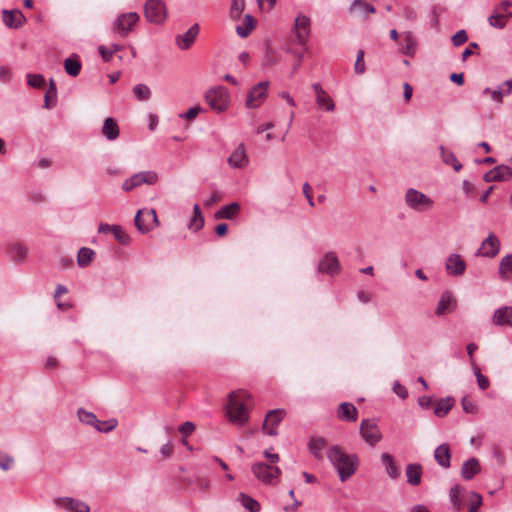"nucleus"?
<instances>
[{"label": "nucleus", "mask_w": 512, "mask_h": 512, "mask_svg": "<svg viewBox=\"0 0 512 512\" xmlns=\"http://www.w3.org/2000/svg\"><path fill=\"white\" fill-rule=\"evenodd\" d=\"M253 405L252 396L245 390L230 392L226 405V415L233 424L243 426L249 420V409Z\"/></svg>", "instance_id": "obj_1"}, {"label": "nucleus", "mask_w": 512, "mask_h": 512, "mask_svg": "<svg viewBox=\"0 0 512 512\" xmlns=\"http://www.w3.org/2000/svg\"><path fill=\"white\" fill-rule=\"evenodd\" d=\"M327 457L337 470L342 482L348 480L357 470L358 457L346 454L338 445L331 446L328 449Z\"/></svg>", "instance_id": "obj_2"}, {"label": "nucleus", "mask_w": 512, "mask_h": 512, "mask_svg": "<svg viewBox=\"0 0 512 512\" xmlns=\"http://www.w3.org/2000/svg\"><path fill=\"white\" fill-rule=\"evenodd\" d=\"M251 471L255 478L265 485H276L282 474L279 467L264 462H255L251 466Z\"/></svg>", "instance_id": "obj_3"}, {"label": "nucleus", "mask_w": 512, "mask_h": 512, "mask_svg": "<svg viewBox=\"0 0 512 512\" xmlns=\"http://www.w3.org/2000/svg\"><path fill=\"white\" fill-rule=\"evenodd\" d=\"M205 101L211 109L220 113L229 107L230 95L224 86H217L210 88L206 92Z\"/></svg>", "instance_id": "obj_4"}, {"label": "nucleus", "mask_w": 512, "mask_h": 512, "mask_svg": "<svg viewBox=\"0 0 512 512\" xmlns=\"http://www.w3.org/2000/svg\"><path fill=\"white\" fill-rule=\"evenodd\" d=\"M137 12H127L119 14L112 24V32L121 37H127L139 22Z\"/></svg>", "instance_id": "obj_5"}, {"label": "nucleus", "mask_w": 512, "mask_h": 512, "mask_svg": "<svg viewBox=\"0 0 512 512\" xmlns=\"http://www.w3.org/2000/svg\"><path fill=\"white\" fill-rule=\"evenodd\" d=\"M135 226L142 234L150 232L154 227L160 225L155 209H140L138 210L135 219Z\"/></svg>", "instance_id": "obj_6"}, {"label": "nucleus", "mask_w": 512, "mask_h": 512, "mask_svg": "<svg viewBox=\"0 0 512 512\" xmlns=\"http://www.w3.org/2000/svg\"><path fill=\"white\" fill-rule=\"evenodd\" d=\"M408 207L418 212H425L433 207V200L416 189H408L405 195Z\"/></svg>", "instance_id": "obj_7"}, {"label": "nucleus", "mask_w": 512, "mask_h": 512, "mask_svg": "<svg viewBox=\"0 0 512 512\" xmlns=\"http://www.w3.org/2000/svg\"><path fill=\"white\" fill-rule=\"evenodd\" d=\"M144 15L150 23H163L167 18L165 4L161 0H147L144 5Z\"/></svg>", "instance_id": "obj_8"}, {"label": "nucleus", "mask_w": 512, "mask_h": 512, "mask_svg": "<svg viewBox=\"0 0 512 512\" xmlns=\"http://www.w3.org/2000/svg\"><path fill=\"white\" fill-rule=\"evenodd\" d=\"M268 81H262L253 86L246 97L245 105L249 109L260 107L267 98Z\"/></svg>", "instance_id": "obj_9"}, {"label": "nucleus", "mask_w": 512, "mask_h": 512, "mask_svg": "<svg viewBox=\"0 0 512 512\" xmlns=\"http://www.w3.org/2000/svg\"><path fill=\"white\" fill-rule=\"evenodd\" d=\"M158 181V174L154 171H144L132 175L122 184V189L130 192L141 184L153 185Z\"/></svg>", "instance_id": "obj_10"}, {"label": "nucleus", "mask_w": 512, "mask_h": 512, "mask_svg": "<svg viewBox=\"0 0 512 512\" xmlns=\"http://www.w3.org/2000/svg\"><path fill=\"white\" fill-rule=\"evenodd\" d=\"M360 434L364 441L374 447L382 439L381 431L373 419H363L360 423Z\"/></svg>", "instance_id": "obj_11"}, {"label": "nucleus", "mask_w": 512, "mask_h": 512, "mask_svg": "<svg viewBox=\"0 0 512 512\" xmlns=\"http://www.w3.org/2000/svg\"><path fill=\"white\" fill-rule=\"evenodd\" d=\"M310 18L305 15H298L295 19L293 32L296 38V42L300 45H305L309 39L311 29Z\"/></svg>", "instance_id": "obj_12"}, {"label": "nucleus", "mask_w": 512, "mask_h": 512, "mask_svg": "<svg viewBox=\"0 0 512 512\" xmlns=\"http://www.w3.org/2000/svg\"><path fill=\"white\" fill-rule=\"evenodd\" d=\"M286 415V411L284 409H274L269 411L262 425L263 431H265L270 436H276L278 434L277 426L283 420Z\"/></svg>", "instance_id": "obj_13"}, {"label": "nucleus", "mask_w": 512, "mask_h": 512, "mask_svg": "<svg viewBox=\"0 0 512 512\" xmlns=\"http://www.w3.org/2000/svg\"><path fill=\"white\" fill-rule=\"evenodd\" d=\"M500 250V241L494 233H490L482 242L481 248L478 249L477 255L493 258Z\"/></svg>", "instance_id": "obj_14"}, {"label": "nucleus", "mask_w": 512, "mask_h": 512, "mask_svg": "<svg viewBox=\"0 0 512 512\" xmlns=\"http://www.w3.org/2000/svg\"><path fill=\"white\" fill-rule=\"evenodd\" d=\"M4 24L10 29H18L26 23V17L19 9L2 11Z\"/></svg>", "instance_id": "obj_15"}, {"label": "nucleus", "mask_w": 512, "mask_h": 512, "mask_svg": "<svg viewBox=\"0 0 512 512\" xmlns=\"http://www.w3.org/2000/svg\"><path fill=\"white\" fill-rule=\"evenodd\" d=\"M199 30V25L193 24L185 33L177 35L175 37V43L178 48L180 50H188L195 42Z\"/></svg>", "instance_id": "obj_16"}, {"label": "nucleus", "mask_w": 512, "mask_h": 512, "mask_svg": "<svg viewBox=\"0 0 512 512\" xmlns=\"http://www.w3.org/2000/svg\"><path fill=\"white\" fill-rule=\"evenodd\" d=\"M512 179V169L506 165H499L484 174L485 182H497Z\"/></svg>", "instance_id": "obj_17"}, {"label": "nucleus", "mask_w": 512, "mask_h": 512, "mask_svg": "<svg viewBox=\"0 0 512 512\" xmlns=\"http://www.w3.org/2000/svg\"><path fill=\"white\" fill-rule=\"evenodd\" d=\"M492 322L498 327L512 328V306H503L496 309L492 316Z\"/></svg>", "instance_id": "obj_18"}, {"label": "nucleus", "mask_w": 512, "mask_h": 512, "mask_svg": "<svg viewBox=\"0 0 512 512\" xmlns=\"http://www.w3.org/2000/svg\"><path fill=\"white\" fill-rule=\"evenodd\" d=\"M446 272L451 276L463 275L466 269V264L459 254H451L445 264Z\"/></svg>", "instance_id": "obj_19"}, {"label": "nucleus", "mask_w": 512, "mask_h": 512, "mask_svg": "<svg viewBox=\"0 0 512 512\" xmlns=\"http://www.w3.org/2000/svg\"><path fill=\"white\" fill-rule=\"evenodd\" d=\"M56 505L62 506L66 509H68L71 512H89L90 508L89 506L80 500H76L74 498H57L55 500Z\"/></svg>", "instance_id": "obj_20"}, {"label": "nucleus", "mask_w": 512, "mask_h": 512, "mask_svg": "<svg viewBox=\"0 0 512 512\" xmlns=\"http://www.w3.org/2000/svg\"><path fill=\"white\" fill-rule=\"evenodd\" d=\"M338 258L333 253L326 254L319 262L318 269L322 273L335 274L339 271Z\"/></svg>", "instance_id": "obj_21"}, {"label": "nucleus", "mask_w": 512, "mask_h": 512, "mask_svg": "<svg viewBox=\"0 0 512 512\" xmlns=\"http://www.w3.org/2000/svg\"><path fill=\"white\" fill-rule=\"evenodd\" d=\"M434 459L444 469L451 466V450L447 443L439 445L434 451Z\"/></svg>", "instance_id": "obj_22"}, {"label": "nucleus", "mask_w": 512, "mask_h": 512, "mask_svg": "<svg viewBox=\"0 0 512 512\" xmlns=\"http://www.w3.org/2000/svg\"><path fill=\"white\" fill-rule=\"evenodd\" d=\"M228 164L232 168H243L248 163L244 144H240L228 157Z\"/></svg>", "instance_id": "obj_23"}, {"label": "nucleus", "mask_w": 512, "mask_h": 512, "mask_svg": "<svg viewBox=\"0 0 512 512\" xmlns=\"http://www.w3.org/2000/svg\"><path fill=\"white\" fill-rule=\"evenodd\" d=\"M456 307V301L453 298V295L450 291H444L441 294L440 300L438 302L437 308L435 310V314L437 316H442L449 311H452Z\"/></svg>", "instance_id": "obj_24"}, {"label": "nucleus", "mask_w": 512, "mask_h": 512, "mask_svg": "<svg viewBox=\"0 0 512 512\" xmlns=\"http://www.w3.org/2000/svg\"><path fill=\"white\" fill-rule=\"evenodd\" d=\"M337 417L342 421L355 422L358 418V410L352 403L343 402L339 405Z\"/></svg>", "instance_id": "obj_25"}, {"label": "nucleus", "mask_w": 512, "mask_h": 512, "mask_svg": "<svg viewBox=\"0 0 512 512\" xmlns=\"http://www.w3.org/2000/svg\"><path fill=\"white\" fill-rule=\"evenodd\" d=\"M481 470L479 460L476 458H470L465 461L461 467V476L465 480H471Z\"/></svg>", "instance_id": "obj_26"}, {"label": "nucleus", "mask_w": 512, "mask_h": 512, "mask_svg": "<svg viewBox=\"0 0 512 512\" xmlns=\"http://www.w3.org/2000/svg\"><path fill=\"white\" fill-rule=\"evenodd\" d=\"M327 447V440L323 437H312L308 444L310 453L318 460L323 459V450Z\"/></svg>", "instance_id": "obj_27"}, {"label": "nucleus", "mask_w": 512, "mask_h": 512, "mask_svg": "<svg viewBox=\"0 0 512 512\" xmlns=\"http://www.w3.org/2000/svg\"><path fill=\"white\" fill-rule=\"evenodd\" d=\"M240 212V205L236 202L223 206L215 214V219H234Z\"/></svg>", "instance_id": "obj_28"}, {"label": "nucleus", "mask_w": 512, "mask_h": 512, "mask_svg": "<svg viewBox=\"0 0 512 512\" xmlns=\"http://www.w3.org/2000/svg\"><path fill=\"white\" fill-rule=\"evenodd\" d=\"M381 460H382L383 465L385 466V471H386L387 475L391 479L399 478L400 470H399L398 466L396 465L393 456L389 453H383L381 455Z\"/></svg>", "instance_id": "obj_29"}, {"label": "nucleus", "mask_w": 512, "mask_h": 512, "mask_svg": "<svg viewBox=\"0 0 512 512\" xmlns=\"http://www.w3.org/2000/svg\"><path fill=\"white\" fill-rule=\"evenodd\" d=\"M498 273L502 280H512V254H507L500 260Z\"/></svg>", "instance_id": "obj_30"}, {"label": "nucleus", "mask_w": 512, "mask_h": 512, "mask_svg": "<svg viewBox=\"0 0 512 512\" xmlns=\"http://www.w3.org/2000/svg\"><path fill=\"white\" fill-rule=\"evenodd\" d=\"M102 134L108 140H115L119 136V127L114 118L108 117L104 120Z\"/></svg>", "instance_id": "obj_31"}, {"label": "nucleus", "mask_w": 512, "mask_h": 512, "mask_svg": "<svg viewBox=\"0 0 512 512\" xmlns=\"http://www.w3.org/2000/svg\"><path fill=\"white\" fill-rule=\"evenodd\" d=\"M422 466L420 464H408L406 466L407 482L412 486L421 483Z\"/></svg>", "instance_id": "obj_32"}, {"label": "nucleus", "mask_w": 512, "mask_h": 512, "mask_svg": "<svg viewBox=\"0 0 512 512\" xmlns=\"http://www.w3.org/2000/svg\"><path fill=\"white\" fill-rule=\"evenodd\" d=\"M454 398L448 396L444 399L438 400L434 405V414L437 417H444L448 414L451 408L454 406Z\"/></svg>", "instance_id": "obj_33"}, {"label": "nucleus", "mask_w": 512, "mask_h": 512, "mask_svg": "<svg viewBox=\"0 0 512 512\" xmlns=\"http://www.w3.org/2000/svg\"><path fill=\"white\" fill-rule=\"evenodd\" d=\"M512 16L511 12L504 14L496 9L493 14L488 18L489 24L497 29H503L506 26L508 19Z\"/></svg>", "instance_id": "obj_34"}, {"label": "nucleus", "mask_w": 512, "mask_h": 512, "mask_svg": "<svg viewBox=\"0 0 512 512\" xmlns=\"http://www.w3.org/2000/svg\"><path fill=\"white\" fill-rule=\"evenodd\" d=\"M9 254L14 261L22 262L25 260L28 249L25 245L19 242H14L9 245Z\"/></svg>", "instance_id": "obj_35"}, {"label": "nucleus", "mask_w": 512, "mask_h": 512, "mask_svg": "<svg viewBox=\"0 0 512 512\" xmlns=\"http://www.w3.org/2000/svg\"><path fill=\"white\" fill-rule=\"evenodd\" d=\"M254 28H255V20H254V18L250 14H247L244 17L243 24L242 25H238L236 27V33L241 38H246V37H248L250 35V33L252 32V30Z\"/></svg>", "instance_id": "obj_36"}, {"label": "nucleus", "mask_w": 512, "mask_h": 512, "mask_svg": "<svg viewBox=\"0 0 512 512\" xmlns=\"http://www.w3.org/2000/svg\"><path fill=\"white\" fill-rule=\"evenodd\" d=\"M404 45L402 47V53L413 57L417 50V40L412 32H407L404 35Z\"/></svg>", "instance_id": "obj_37"}, {"label": "nucleus", "mask_w": 512, "mask_h": 512, "mask_svg": "<svg viewBox=\"0 0 512 512\" xmlns=\"http://www.w3.org/2000/svg\"><path fill=\"white\" fill-rule=\"evenodd\" d=\"M81 67L82 64L77 58V56L69 57L64 61L65 72L72 77H76L79 75Z\"/></svg>", "instance_id": "obj_38"}, {"label": "nucleus", "mask_w": 512, "mask_h": 512, "mask_svg": "<svg viewBox=\"0 0 512 512\" xmlns=\"http://www.w3.org/2000/svg\"><path fill=\"white\" fill-rule=\"evenodd\" d=\"M442 161L451 165L456 172L462 169V164L457 160L455 154L449 150H446L443 146L440 147Z\"/></svg>", "instance_id": "obj_39"}, {"label": "nucleus", "mask_w": 512, "mask_h": 512, "mask_svg": "<svg viewBox=\"0 0 512 512\" xmlns=\"http://www.w3.org/2000/svg\"><path fill=\"white\" fill-rule=\"evenodd\" d=\"M95 257L91 248L82 247L77 254V263L80 267H87Z\"/></svg>", "instance_id": "obj_40"}, {"label": "nucleus", "mask_w": 512, "mask_h": 512, "mask_svg": "<svg viewBox=\"0 0 512 512\" xmlns=\"http://www.w3.org/2000/svg\"><path fill=\"white\" fill-rule=\"evenodd\" d=\"M204 226V217L198 204L193 206V216L189 223V229L199 231Z\"/></svg>", "instance_id": "obj_41"}, {"label": "nucleus", "mask_w": 512, "mask_h": 512, "mask_svg": "<svg viewBox=\"0 0 512 512\" xmlns=\"http://www.w3.org/2000/svg\"><path fill=\"white\" fill-rule=\"evenodd\" d=\"M462 493H463V488L461 486H459V485L453 486L450 489V492H449L450 500L453 503L454 508L457 511H460L462 509V506H463V504H462Z\"/></svg>", "instance_id": "obj_42"}, {"label": "nucleus", "mask_w": 512, "mask_h": 512, "mask_svg": "<svg viewBox=\"0 0 512 512\" xmlns=\"http://www.w3.org/2000/svg\"><path fill=\"white\" fill-rule=\"evenodd\" d=\"M78 418L82 423L88 424L96 428L97 424H100L101 421L96 417V415L92 412L86 411L84 409H79Z\"/></svg>", "instance_id": "obj_43"}, {"label": "nucleus", "mask_w": 512, "mask_h": 512, "mask_svg": "<svg viewBox=\"0 0 512 512\" xmlns=\"http://www.w3.org/2000/svg\"><path fill=\"white\" fill-rule=\"evenodd\" d=\"M316 103L320 108L329 112L335 109V104L326 91L316 96Z\"/></svg>", "instance_id": "obj_44"}, {"label": "nucleus", "mask_w": 512, "mask_h": 512, "mask_svg": "<svg viewBox=\"0 0 512 512\" xmlns=\"http://www.w3.org/2000/svg\"><path fill=\"white\" fill-rule=\"evenodd\" d=\"M240 500L242 505L249 510L250 512H259L260 511V504L257 500L253 499L252 497L241 493L240 494Z\"/></svg>", "instance_id": "obj_45"}, {"label": "nucleus", "mask_w": 512, "mask_h": 512, "mask_svg": "<svg viewBox=\"0 0 512 512\" xmlns=\"http://www.w3.org/2000/svg\"><path fill=\"white\" fill-rule=\"evenodd\" d=\"M133 93L139 101H146L151 97V90L145 84H137L133 87Z\"/></svg>", "instance_id": "obj_46"}, {"label": "nucleus", "mask_w": 512, "mask_h": 512, "mask_svg": "<svg viewBox=\"0 0 512 512\" xmlns=\"http://www.w3.org/2000/svg\"><path fill=\"white\" fill-rule=\"evenodd\" d=\"M245 8V0H232L230 16L233 20H238Z\"/></svg>", "instance_id": "obj_47"}, {"label": "nucleus", "mask_w": 512, "mask_h": 512, "mask_svg": "<svg viewBox=\"0 0 512 512\" xmlns=\"http://www.w3.org/2000/svg\"><path fill=\"white\" fill-rule=\"evenodd\" d=\"M114 238L123 245H126L130 242V237L126 233V231L119 225H115L114 231L112 232Z\"/></svg>", "instance_id": "obj_48"}, {"label": "nucleus", "mask_w": 512, "mask_h": 512, "mask_svg": "<svg viewBox=\"0 0 512 512\" xmlns=\"http://www.w3.org/2000/svg\"><path fill=\"white\" fill-rule=\"evenodd\" d=\"M474 374L476 376V379H477V383H478V386L481 390H486L489 388L490 386V381L488 379V377H486L485 375H483L481 373V370L475 366L474 368Z\"/></svg>", "instance_id": "obj_49"}, {"label": "nucleus", "mask_w": 512, "mask_h": 512, "mask_svg": "<svg viewBox=\"0 0 512 512\" xmlns=\"http://www.w3.org/2000/svg\"><path fill=\"white\" fill-rule=\"evenodd\" d=\"M27 80L33 88H43L45 85V79L41 74H28Z\"/></svg>", "instance_id": "obj_50"}, {"label": "nucleus", "mask_w": 512, "mask_h": 512, "mask_svg": "<svg viewBox=\"0 0 512 512\" xmlns=\"http://www.w3.org/2000/svg\"><path fill=\"white\" fill-rule=\"evenodd\" d=\"M482 505V497L477 492L470 493L469 500V511L468 512H477L478 508Z\"/></svg>", "instance_id": "obj_51"}, {"label": "nucleus", "mask_w": 512, "mask_h": 512, "mask_svg": "<svg viewBox=\"0 0 512 512\" xmlns=\"http://www.w3.org/2000/svg\"><path fill=\"white\" fill-rule=\"evenodd\" d=\"M117 424H118L117 420L112 418L107 421H101L100 424L96 425V429L99 432L107 433V432L112 431L117 426Z\"/></svg>", "instance_id": "obj_52"}, {"label": "nucleus", "mask_w": 512, "mask_h": 512, "mask_svg": "<svg viewBox=\"0 0 512 512\" xmlns=\"http://www.w3.org/2000/svg\"><path fill=\"white\" fill-rule=\"evenodd\" d=\"M364 51L362 49L358 50L357 57L354 65V70L357 74H363L365 72V62H364Z\"/></svg>", "instance_id": "obj_53"}, {"label": "nucleus", "mask_w": 512, "mask_h": 512, "mask_svg": "<svg viewBox=\"0 0 512 512\" xmlns=\"http://www.w3.org/2000/svg\"><path fill=\"white\" fill-rule=\"evenodd\" d=\"M351 9H361L367 13H375L374 6L366 3L363 0H354V2L351 5Z\"/></svg>", "instance_id": "obj_54"}, {"label": "nucleus", "mask_w": 512, "mask_h": 512, "mask_svg": "<svg viewBox=\"0 0 512 512\" xmlns=\"http://www.w3.org/2000/svg\"><path fill=\"white\" fill-rule=\"evenodd\" d=\"M461 405H462L464 412H466L468 414H476L478 411L476 404H474L467 397L462 398Z\"/></svg>", "instance_id": "obj_55"}, {"label": "nucleus", "mask_w": 512, "mask_h": 512, "mask_svg": "<svg viewBox=\"0 0 512 512\" xmlns=\"http://www.w3.org/2000/svg\"><path fill=\"white\" fill-rule=\"evenodd\" d=\"M467 40L468 37L465 30H459L456 34L452 36V43L456 47L464 44Z\"/></svg>", "instance_id": "obj_56"}, {"label": "nucleus", "mask_w": 512, "mask_h": 512, "mask_svg": "<svg viewBox=\"0 0 512 512\" xmlns=\"http://www.w3.org/2000/svg\"><path fill=\"white\" fill-rule=\"evenodd\" d=\"M483 93L484 94H488L489 93L491 95L492 100L497 102V103H501L502 99H503V96L505 95L501 88H499L497 90H491L490 88H486L483 91Z\"/></svg>", "instance_id": "obj_57"}, {"label": "nucleus", "mask_w": 512, "mask_h": 512, "mask_svg": "<svg viewBox=\"0 0 512 512\" xmlns=\"http://www.w3.org/2000/svg\"><path fill=\"white\" fill-rule=\"evenodd\" d=\"M201 111L202 108L200 106H193L189 108L184 114H181L180 117L186 120H193Z\"/></svg>", "instance_id": "obj_58"}, {"label": "nucleus", "mask_w": 512, "mask_h": 512, "mask_svg": "<svg viewBox=\"0 0 512 512\" xmlns=\"http://www.w3.org/2000/svg\"><path fill=\"white\" fill-rule=\"evenodd\" d=\"M13 463V458L8 454L0 453V468L4 471H7L11 468Z\"/></svg>", "instance_id": "obj_59"}, {"label": "nucleus", "mask_w": 512, "mask_h": 512, "mask_svg": "<svg viewBox=\"0 0 512 512\" xmlns=\"http://www.w3.org/2000/svg\"><path fill=\"white\" fill-rule=\"evenodd\" d=\"M195 428L196 427L193 422L186 421L178 427V431L181 434L187 436V435H190L195 430Z\"/></svg>", "instance_id": "obj_60"}, {"label": "nucleus", "mask_w": 512, "mask_h": 512, "mask_svg": "<svg viewBox=\"0 0 512 512\" xmlns=\"http://www.w3.org/2000/svg\"><path fill=\"white\" fill-rule=\"evenodd\" d=\"M264 457L266 458V462L268 465H275L280 461V456L277 453H272L270 450L264 451Z\"/></svg>", "instance_id": "obj_61"}, {"label": "nucleus", "mask_w": 512, "mask_h": 512, "mask_svg": "<svg viewBox=\"0 0 512 512\" xmlns=\"http://www.w3.org/2000/svg\"><path fill=\"white\" fill-rule=\"evenodd\" d=\"M303 193L308 201V204L311 206V207H314V200H313V189L312 187L310 186L309 183H304L303 184Z\"/></svg>", "instance_id": "obj_62"}, {"label": "nucleus", "mask_w": 512, "mask_h": 512, "mask_svg": "<svg viewBox=\"0 0 512 512\" xmlns=\"http://www.w3.org/2000/svg\"><path fill=\"white\" fill-rule=\"evenodd\" d=\"M393 391L402 399H406L408 397V391L406 387L401 385L398 381L394 383Z\"/></svg>", "instance_id": "obj_63"}, {"label": "nucleus", "mask_w": 512, "mask_h": 512, "mask_svg": "<svg viewBox=\"0 0 512 512\" xmlns=\"http://www.w3.org/2000/svg\"><path fill=\"white\" fill-rule=\"evenodd\" d=\"M98 51H99L104 62L111 61V59L113 57V53L111 52V49H108L105 46L101 45L98 47Z\"/></svg>", "instance_id": "obj_64"}]
</instances>
